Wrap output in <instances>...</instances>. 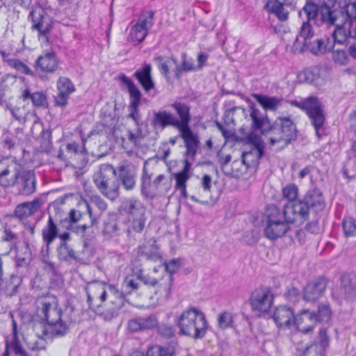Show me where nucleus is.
I'll return each instance as SVG.
<instances>
[{
  "mask_svg": "<svg viewBox=\"0 0 356 356\" xmlns=\"http://www.w3.org/2000/svg\"><path fill=\"white\" fill-rule=\"evenodd\" d=\"M42 206V201L36 198L31 202H23L15 209V216L19 219L27 218L37 212Z\"/></svg>",
  "mask_w": 356,
  "mask_h": 356,
  "instance_id": "c756f323",
  "label": "nucleus"
},
{
  "mask_svg": "<svg viewBox=\"0 0 356 356\" xmlns=\"http://www.w3.org/2000/svg\"><path fill=\"white\" fill-rule=\"evenodd\" d=\"M251 141L249 147L244 148L242 154L243 163L247 165H253L258 162L264 154V146L259 138L250 136Z\"/></svg>",
  "mask_w": 356,
  "mask_h": 356,
  "instance_id": "dca6fc26",
  "label": "nucleus"
},
{
  "mask_svg": "<svg viewBox=\"0 0 356 356\" xmlns=\"http://www.w3.org/2000/svg\"><path fill=\"white\" fill-rule=\"evenodd\" d=\"M234 324L233 315L229 312H223L218 317V326L221 330L232 327Z\"/></svg>",
  "mask_w": 356,
  "mask_h": 356,
  "instance_id": "4d7b16f0",
  "label": "nucleus"
},
{
  "mask_svg": "<svg viewBox=\"0 0 356 356\" xmlns=\"http://www.w3.org/2000/svg\"><path fill=\"white\" fill-rule=\"evenodd\" d=\"M309 209L314 211H319L323 209L325 201L323 194L318 188L309 190L302 198Z\"/></svg>",
  "mask_w": 356,
  "mask_h": 356,
  "instance_id": "7c9ffc66",
  "label": "nucleus"
},
{
  "mask_svg": "<svg viewBox=\"0 0 356 356\" xmlns=\"http://www.w3.org/2000/svg\"><path fill=\"white\" fill-rule=\"evenodd\" d=\"M117 180L126 191H132L136 184L137 171L131 164L121 165L118 168Z\"/></svg>",
  "mask_w": 356,
  "mask_h": 356,
  "instance_id": "a211bd4d",
  "label": "nucleus"
},
{
  "mask_svg": "<svg viewBox=\"0 0 356 356\" xmlns=\"http://www.w3.org/2000/svg\"><path fill=\"white\" fill-rule=\"evenodd\" d=\"M302 11L309 21H313L317 26L324 25L327 28H334L332 36L339 44L347 42V35L350 31L343 26L342 10L337 7L336 3L331 0L320 4L307 2Z\"/></svg>",
  "mask_w": 356,
  "mask_h": 356,
  "instance_id": "f257e3e1",
  "label": "nucleus"
},
{
  "mask_svg": "<svg viewBox=\"0 0 356 356\" xmlns=\"http://www.w3.org/2000/svg\"><path fill=\"white\" fill-rule=\"evenodd\" d=\"M148 31L143 28L138 23L134 25L129 33L130 40L133 42H140L147 36Z\"/></svg>",
  "mask_w": 356,
  "mask_h": 356,
  "instance_id": "603ef678",
  "label": "nucleus"
},
{
  "mask_svg": "<svg viewBox=\"0 0 356 356\" xmlns=\"http://www.w3.org/2000/svg\"><path fill=\"white\" fill-rule=\"evenodd\" d=\"M139 283L130 277H127L122 282V289L126 294H130L131 292L139 289Z\"/></svg>",
  "mask_w": 356,
  "mask_h": 356,
  "instance_id": "338daca9",
  "label": "nucleus"
},
{
  "mask_svg": "<svg viewBox=\"0 0 356 356\" xmlns=\"http://www.w3.org/2000/svg\"><path fill=\"white\" fill-rule=\"evenodd\" d=\"M158 325V320L155 316L136 317L128 321L127 327L129 331L136 332L152 329Z\"/></svg>",
  "mask_w": 356,
  "mask_h": 356,
  "instance_id": "cd10ccee",
  "label": "nucleus"
},
{
  "mask_svg": "<svg viewBox=\"0 0 356 356\" xmlns=\"http://www.w3.org/2000/svg\"><path fill=\"white\" fill-rule=\"evenodd\" d=\"M14 354L19 356H26V352L22 346L19 337L7 339L5 342V351L1 356H10Z\"/></svg>",
  "mask_w": 356,
  "mask_h": 356,
  "instance_id": "58836bf2",
  "label": "nucleus"
},
{
  "mask_svg": "<svg viewBox=\"0 0 356 356\" xmlns=\"http://www.w3.org/2000/svg\"><path fill=\"white\" fill-rule=\"evenodd\" d=\"M297 133L293 120L290 117L281 116L268 126V129L264 131V136L270 145H278L283 147L296 140Z\"/></svg>",
  "mask_w": 356,
  "mask_h": 356,
  "instance_id": "f03ea898",
  "label": "nucleus"
},
{
  "mask_svg": "<svg viewBox=\"0 0 356 356\" xmlns=\"http://www.w3.org/2000/svg\"><path fill=\"white\" fill-rule=\"evenodd\" d=\"M102 234L104 239L106 240H110L120 235V229L115 216H110L104 221Z\"/></svg>",
  "mask_w": 356,
  "mask_h": 356,
  "instance_id": "c9c22d12",
  "label": "nucleus"
},
{
  "mask_svg": "<svg viewBox=\"0 0 356 356\" xmlns=\"http://www.w3.org/2000/svg\"><path fill=\"white\" fill-rule=\"evenodd\" d=\"M320 76V68L318 67H313L307 68L299 74L300 79L304 78L307 83H313L316 81Z\"/></svg>",
  "mask_w": 356,
  "mask_h": 356,
  "instance_id": "5fc2aeb1",
  "label": "nucleus"
},
{
  "mask_svg": "<svg viewBox=\"0 0 356 356\" xmlns=\"http://www.w3.org/2000/svg\"><path fill=\"white\" fill-rule=\"evenodd\" d=\"M71 323L72 319L67 317L50 325H44L43 323H35L33 329L38 337L44 336L47 338L60 337L67 333Z\"/></svg>",
  "mask_w": 356,
  "mask_h": 356,
  "instance_id": "f8f14e48",
  "label": "nucleus"
},
{
  "mask_svg": "<svg viewBox=\"0 0 356 356\" xmlns=\"http://www.w3.org/2000/svg\"><path fill=\"white\" fill-rule=\"evenodd\" d=\"M154 12L152 10H143L136 23L149 31L154 24Z\"/></svg>",
  "mask_w": 356,
  "mask_h": 356,
  "instance_id": "09e8293b",
  "label": "nucleus"
},
{
  "mask_svg": "<svg viewBox=\"0 0 356 356\" xmlns=\"http://www.w3.org/2000/svg\"><path fill=\"white\" fill-rule=\"evenodd\" d=\"M327 282L324 277H319L309 282L303 291V299L307 302H316L325 292Z\"/></svg>",
  "mask_w": 356,
  "mask_h": 356,
  "instance_id": "4be33fe9",
  "label": "nucleus"
},
{
  "mask_svg": "<svg viewBox=\"0 0 356 356\" xmlns=\"http://www.w3.org/2000/svg\"><path fill=\"white\" fill-rule=\"evenodd\" d=\"M309 208L304 200H300L295 202H288L284 206L282 211L286 216L287 221L291 223H302L309 219Z\"/></svg>",
  "mask_w": 356,
  "mask_h": 356,
  "instance_id": "2eb2a0df",
  "label": "nucleus"
},
{
  "mask_svg": "<svg viewBox=\"0 0 356 356\" xmlns=\"http://www.w3.org/2000/svg\"><path fill=\"white\" fill-rule=\"evenodd\" d=\"M15 186L19 194L30 195L36 190V177L35 172L32 170H26L22 166V173L19 176L18 181Z\"/></svg>",
  "mask_w": 356,
  "mask_h": 356,
  "instance_id": "6ab92c4d",
  "label": "nucleus"
},
{
  "mask_svg": "<svg viewBox=\"0 0 356 356\" xmlns=\"http://www.w3.org/2000/svg\"><path fill=\"white\" fill-rule=\"evenodd\" d=\"M253 97L265 110H276L281 102V100L277 97H268L259 94H254Z\"/></svg>",
  "mask_w": 356,
  "mask_h": 356,
  "instance_id": "a18cd8bd",
  "label": "nucleus"
},
{
  "mask_svg": "<svg viewBox=\"0 0 356 356\" xmlns=\"http://www.w3.org/2000/svg\"><path fill=\"white\" fill-rule=\"evenodd\" d=\"M121 207L122 210L128 215V218L140 216L141 213H145L146 211L143 204L139 200L134 197L123 201Z\"/></svg>",
  "mask_w": 356,
  "mask_h": 356,
  "instance_id": "f704fd0d",
  "label": "nucleus"
},
{
  "mask_svg": "<svg viewBox=\"0 0 356 356\" xmlns=\"http://www.w3.org/2000/svg\"><path fill=\"white\" fill-rule=\"evenodd\" d=\"M181 265V260L180 259H172L168 262L163 264L164 269L166 271V275H172L177 273Z\"/></svg>",
  "mask_w": 356,
  "mask_h": 356,
  "instance_id": "0e129e2a",
  "label": "nucleus"
},
{
  "mask_svg": "<svg viewBox=\"0 0 356 356\" xmlns=\"http://www.w3.org/2000/svg\"><path fill=\"white\" fill-rule=\"evenodd\" d=\"M22 165L11 158L0 160V186L3 188L15 186L22 173Z\"/></svg>",
  "mask_w": 356,
  "mask_h": 356,
  "instance_id": "1a4fd4ad",
  "label": "nucleus"
},
{
  "mask_svg": "<svg viewBox=\"0 0 356 356\" xmlns=\"http://www.w3.org/2000/svg\"><path fill=\"white\" fill-rule=\"evenodd\" d=\"M290 224L291 223L287 221L284 211L277 207L272 205L267 211L264 234L270 240H276L285 235L290 228Z\"/></svg>",
  "mask_w": 356,
  "mask_h": 356,
  "instance_id": "39448f33",
  "label": "nucleus"
},
{
  "mask_svg": "<svg viewBox=\"0 0 356 356\" xmlns=\"http://www.w3.org/2000/svg\"><path fill=\"white\" fill-rule=\"evenodd\" d=\"M87 302L90 308L95 309L100 304L97 302L99 300L103 302L106 300L107 297V289L105 284L102 282H95L89 284L86 288Z\"/></svg>",
  "mask_w": 356,
  "mask_h": 356,
  "instance_id": "412c9836",
  "label": "nucleus"
},
{
  "mask_svg": "<svg viewBox=\"0 0 356 356\" xmlns=\"http://www.w3.org/2000/svg\"><path fill=\"white\" fill-rule=\"evenodd\" d=\"M81 218L82 213L81 211L76 209H71L68 214V218L63 220L61 223L66 228V226L69 225H75L74 224L77 222Z\"/></svg>",
  "mask_w": 356,
  "mask_h": 356,
  "instance_id": "69168bd1",
  "label": "nucleus"
},
{
  "mask_svg": "<svg viewBox=\"0 0 356 356\" xmlns=\"http://www.w3.org/2000/svg\"><path fill=\"white\" fill-rule=\"evenodd\" d=\"M156 64L161 72L166 79L170 78V68L173 65L177 67V59L174 57L167 58L164 56H157L154 58Z\"/></svg>",
  "mask_w": 356,
  "mask_h": 356,
  "instance_id": "79ce46f5",
  "label": "nucleus"
},
{
  "mask_svg": "<svg viewBox=\"0 0 356 356\" xmlns=\"http://www.w3.org/2000/svg\"><path fill=\"white\" fill-rule=\"evenodd\" d=\"M192 71H197L196 65L194 64V60L192 58H188L186 53L181 54V65H179L177 60V67L172 72L174 76L179 79L183 72H188Z\"/></svg>",
  "mask_w": 356,
  "mask_h": 356,
  "instance_id": "ea45409f",
  "label": "nucleus"
},
{
  "mask_svg": "<svg viewBox=\"0 0 356 356\" xmlns=\"http://www.w3.org/2000/svg\"><path fill=\"white\" fill-rule=\"evenodd\" d=\"M334 42H337L334 38L323 36L320 38L312 40L305 47V51H308L315 56H321L331 51Z\"/></svg>",
  "mask_w": 356,
  "mask_h": 356,
  "instance_id": "393cba45",
  "label": "nucleus"
},
{
  "mask_svg": "<svg viewBox=\"0 0 356 356\" xmlns=\"http://www.w3.org/2000/svg\"><path fill=\"white\" fill-rule=\"evenodd\" d=\"M317 319L318 321L327 322L332 316L330 305L327 302L321 303L318 305Z\"/></svg>",
  "mask_w": 356,
  "mask_h": 356,
  "instance_id": "bf43d9fd",
  "label": "nucleus"
},
{
  "mask_svg": "<svg viewBox=\"0 0 356 356\" xmlns=\"http://www.w3.org/2000/svg\"><path fill=\"white\" fill-rule=\"evenodd\" d=\"M17 79L22 82L25 81V78L23 76L17 77L10 74H2L0 72V90H5L6 88H8L10 85L15 83Z\"/></svg>",
  "mask_w": 356,
  "mask_h": 356,
  "instance_id": "13d9d810",
  "label": "nucleus"
},
{
  "mask_svg": "<svg viewBox=\"0 0 356 356\" xmlns=\"http://www.w3.org/2000/svg\"><path fill=\"white\" fill-rule=\"evenodd\" d=\"M146 220L145 213L129 218V229L137 233L141 232L145 227Z\"/></svg>",
  "mask_w": 356,
  "mask_h": 356,
  "instance_id": "8fccbe9b",
  "label": "nucleus"
},
{
  "mask_svg": "<svg viewBox=\"0 0 356 356\" xmlns=\"http://www.w3.org/2000/svg\"><path fill=\"white\" fill-rule=\"evenodd\" d=\"M343 26L348 28L350 34L347 35V42L350 43L355 40L354 31H356V3L346 4L344 9H342Z\"/></svg>",
  "mask_w": 356,
  "mask_h": 356,
  "instance_id": "a878e982",
  "label": "nucleus"
},
{
  "mask_svg": "<svg viewBox=\"0 0 356 356\" xmlns=\"http://www.w3.org/2000/svg\"><path fill=\"white\" fill-rule=\"evenodd\" d=\"M8 64L10 67L15 68L21 73L27 75H33V72L31 69L19 59H10L8 60Z\"/></svg>",
  "mask_w": 356,
  "mask_h": 356,
  "instance_id": "052dcab7",
  "label": "nucleus"
},
{
  "mask_svg": "<svg viewBox=\"0 0 356 356\" xmlns=\"http://www.w3.org/2000/svg\"><path fill=\"white\" fill-rule=\"evenodd\" d=\"M245 118L248 121H251V127L254 130H259L264 136L265 129H268L270 122L267 116L256 108L254 105L250 106L249 108L244 111Z\"/></svg>",
  "mask_w": 356,
  "mask_h": 356,
  "instance_id": "b1692460",
  "label": "nucleus"
},
{
  "mask_svg": "<svg viewBox=\"0 0 356 356\" xmlns=\"http://www.w3.org/2000/svg\"><path fill=\"white\" fill-rule=\"evenodd\" d=\"M136 277L137 280L142 282L145 285L149 286H154L159 282L156 279L151 277L147 274H145L143 270H138V272L136 273Z\"/></svg>",
  "mask_w": 356,
  "mask_h": 356,
  "instance_id": "774afa93",
  "label": "nucleus"
},
{
  "mask_svg": "<svg viewBox=\"0 0 356 356\" xmlns=\"http://www.w3.org/2000/svg\"><path fill=\"white\" fill-rule=\"evenodd\" d=\"M58 227L53 218L49 216L46 225L42 229V236L44 243L48 249L54 241L58 238Z\"/></svg>",
  "mask_w": 356,
  "mask_h": 356,
  "instance_id": "72a5a7b5",
  "label": "nucleus"
},
{
  "mask_svg": "<svg viewBox=\"0 0 356 356\" xmlns=\"http://www.w3.org/2000/svg\"><path fill=\"white\" fill-rule=\"evenodd\" d=\"M298 187L296 184H289L282 188V195L289 202H295L298 196Z\"/></svg>",
  "mask_w": 356,
  "mask_h": 356,
  "instance_id": "6e6d98bb",
  "label": "nucleus"
},
{
  "mask_svg": "<svg viewBox=\"0 0 356 356\" xmlns=\"http://www.w3.org/2000/svg\"><path fill=\"white\" fill-rule=\"evenodd\" d=\"M153 173L149 172L146 167V163L143 168L141 177V192L147 194L149 190L152 188L161 195L168 193L172 187V179L165 175L161 174L152 182Z\"/></svg>",
  "mask_w": 356,
  "mask_h": 356,
  "instance_id": "6e6552de",
  "label": "nucleus"
},
{
  "mask_svg": "<svg viewBox=\"0 0 356 356\" xmlns=\"http://www.w3.org/2000/svg\"><path fill=\"white\" fill-rule=\"evenodd\" d=\"M159 281V288L156 291V293L161 299H168L171 295L173 278L170 275H165Z\"/></svg>",
  "mask_w": 356,
  "mask_h": 356,
  "instance_id": "c03bdc74",
  "label": "nucleus"
},
{
  "mask_svg": "<svg viewBox=\"0 0 356 356\" xmlns=\"http://www.w3.org/2000/svg\"><path fill=\"white\" fill-rule=\"evenodd\" d=\"M190 122L191 115L183 122L178 131L186 149L185 155L194 159L200 145V139L198 135L193 133L190 127Z\"/></svg>",
  "mask_w": 356,
  "mask_h": 356,
  "instance_id": "4468645a",
  "label": "nucleus"
},
{
  "mask_svg": "<svg viewBox=\"0 0 356 356\" xmlns=\"http://www.w3.org/2000/svg\"><path fill=\"white\" fill-rule=\"evenodd\" d=\"M19 242V237L11 229L5 227L1 236L0 245L6 244V251L3 253L5 255L8 254L13 249L15 248Z\"/></svg>",
  "mask_w": 356,
  "mask_h": 356,
  "instance_id": "a19ab883",
  "label": "nucleus"
},
{
  "mask_svg": "<svg viewBox=\"0 0 356 356\" xmlns=\"http://www.w3.org/2000/svg\"><path fill=\"white\" fill-rule=\"evenodd\" d=\"M296 316L292 307L280 305L275 308L273 318L280 329H289L293 325Z\"/></svg>",
  "mask_w": 356,
  "mask_h": 356,
  "instance_id": "5701e85b",
  "label": "nucleus"
},
{
  "mask_svg": "<svg viewBox=\"0 0 356 356\" xmlns=\"http://www.w3.org/2000/svg\"><path fill=\"white\" fill-rule=\"evenodd\" d=\"M317 322V315L314 312L302 310L296 316L293 325L298 331L308 334L314 330Z\"/></svg>",
  "mask_w": 356,
  "mask_h": 356,
  "instance_id": "f3484780",
  "label": "nucleus"
},
{
  "mask_svg": "<svg viewBox=\"0 0 356 356\" xmlns=\"http://www.w3.org/2000/svg\"><path fill=\"white\" fill-rule=\"evenodd\" d=\"M318 339V343L312 345L311 348H318V354L323 356L330 344V337L327 335L326 328L322 327L319 330Z\"/></svg>",
  "mask_w": 356,
  "mask_h": 356,
  "instance_id": "de8ad7c7",
  "label": "nucleus"
},
{
  "mask_svg": "<svg viewBox=\"0 0 356 356\" xmlns=\"http://www.w3.org/2000/svg\"><path fill=\"white\" fill-rule=\"evenodd\" d=\"M298 0H275L273 3L270 11L275 14L280 21L288 19L289 12L285 7L294 9Z\"/></svg>",
  "mask_w": 356,
  "mask_h": 356,
  "instance_id": "2f4dec72",
  "label": "nucleus"
},
{
  "mask_svg": "<svg viewBox=\"0 0 356 356\" xmlns=\"http://www.w3.org/2000/svg\"><path fill=\"white\" fill-rule=\"evenodd\" d=\"M177 325L183 334L194 339L202 338L208 327L204 314L195 307L184 311Z\"/></svg>",
  "mask_w": 356,
  "mask_h": 356,
  "instance_id": "7ed1b4c3",
  "label": "nucleus"
},
{
  "mask_svg": "<svg viewBox=\"0 0 356 356\" xmlns=\"http://www.w3.org/2000/svg\"><path fill=\"white\" fill-rule=\"evenodd\" d=\"M93 226L91 223L89 225L84 224L81 226L69 225L66 226V229L80 235L84 240V248H87L88 242L95 238Z\"/></svg>",
  "mask_w": 356,
  "mask_h": 356,
  "instance_id": "e433bc0d",
  "label": "nucleus"
},
{
  "mask_svg": "<svg viewBox=\"0 0 356 356\" xmlns=\"http://www.w3.org/2000/svg\"><path fill=\"white\" fill-rule=\"evenodd\" d=\"M122 81L128 88V92L130 96L129 107L139 106L142 94L138 88L130 78L126 76L122 77Z\"/></svg>",
  "mask_w": 356,
  "mask_h": 356,
  "instance_id": "4c0bfd02",
  "label": "nucleus"
},
{
  "mask_svg": "<svg viewBox=\"0 0 356 356\" xmlns=\"http://www.w3.org/2000/svg\"><path fill=\"white\" fill-rule=\"evenodd\" d=\"M116 175L114 168L105 163L99 165L92 176L93 182L99 191L111 200H115L119 195V183Z\"/></svg>",
  "mask_w": 356,
  "mask_h": 356,
  "instance_id": "20e7f679",
  "label": "nucleus"
},
{
  "mask_svg": "<svg viewBox=\"0 0 356 356\" xmlns=\"http://www.w3.org/2000/svg\"><path fill=\"white\" fill-rule=\"evenodd\" d=\"M20 98L26 102L31 100L35 107H45L47 106V98L46 95L42 91L31 92L29 88L22 90Z\"/></svg>",
  "mask_w": 356,
  "mask_h": 356,
  "instance_id": "473e14b6",
  "label": "nucleus"
},
{
  "mask_svg": "<svg viewBox=\"0 0 356 356\" xmlns=\"http://www.w3.org/2000/svg\"><path fill=\"white\" fill-rule=\"evenodd\" d=\"M120 307V304H116L114 307L106 309L104 311H101L100 306L96 307L94 309L96 314L102 317L104 320L109 321L118 316V310Z\"/></svg>",
  "mask_w": 356,
  "mask_h": 356,
  "instance_id": "3c124183",
  "label": "nucleus"
},
{
  "mask_svg": "<svg viewBox=\"0 0 356 356\" xmlns=\"http://www.w3.org/2000/svg\"><path fill=\"white\" fill-rule=\"evenodd\" d=\"M40 147L42 151L49 152L51 149V132L49 130H42Z\"/></svg>",
  "mask_w": 356,
  "mask_h": 356,
  "instance_id": "e2e57ef3",
  "label": "nucleus"
},
{
  "mask_svg": "<svg viewBox=\"0 0 356 356\" xmlns=\"http://www.w3.org/2000/svg\"><path fill=\"white\" fill-rule=\"evenodd\" d=\"M40 305L37 312L47 321L45 325H50L63 319V318H67L66 315L62 313L61 309L58 308L56 298L54 296L42 298L40 301Z\"/></svg>",
  "mask_w": 356,
  "mask_h": 356,
  "instance_id": "9b49d317",
  "label": "nucleus"
},
{
  "mask_svg": "<svg viewBox=\"0 0 356 356\" xmlns=\"http://www.w3.org/2000/svg\"><path fill=\"white\" fill-rule=\"evenodd\" d=\"M58 67V61L54 51H47L40 55L35 62L36 70L46 73L54 72Z\"/></svg>",
  "mask_w": 356,
  "mask_h": 356,
  "instance_id": "bb28decb",
  "label": "nucleus"
},
{
  "mask_svg": "<svg viewBox=\"0 0 356 356\" xmlns=\"http://www.w3.org/2000/svg\"><path fill=\"white\" fill-rule=\"evenodd\" d=\"M57 88L58 92L70 95L75 88L71 80L67 77L61 76L57 81Z\"/></svg>",
  "mask_w": 356,
  "mask_h": 356,
  "instance_id": "864d4df0",
  "label": "nucleus"
},
{
  "mask_svg": "<svg viewBox=\"0 0 356 356\" xmlns=\"http://www.w3.org/2000/svg\"><path fill=\"white\" fill-rule=\"evenodd\" d=\"M29 19L32 22V31H36L39 38L44 37L47 40L48 35L53 28V18L45 10L38 6L31 10L29 15Z\"/></svg>",
  "mask_w": 356,
  "mask_h": 356,
  "instance_id": "9d476101",
  "label": "nucleus"
},
{
  "mask_svg": "<svg viewBox=\"0 0 356 356\" xmlns=\"http://www.w3.org/2000/svg\"><path fill=\"white\" fill-rule=\"evenodd\" d=\"M341 284L346 299L352 300L356 297V275L353 277L343 276Z\"/></svg>",
  "mask_w": 356,
  "mask_h": 356,
  "instance_id": "37998d69",
  "label": "nucleus"
},
{
  "mask_svg": "<svg viewBox=\"0 0 356 356\" xmlns=\"http://www.w3.org/2000/svg\"><path fill=\"white\" fill-rule=\"evenodd\" d=\"M145 92H149L155 87V83L152 76V66L150 64L145 63L141 69L137 70L134 74Z\"/></svg>",
  "mask_w": 356,
  "mask_h": 356,
  "instance_id": "c85d7f7f",
  "label": "nucleus"
},
{
  "mask_svg": "<svg viewBox=\"0 0 356 356\" xmlns=\"http://www.w3.org/2000/svg\"><path fill=\"white\" fill-rule=\"evenodd\" d=\"M273 300L274 295L270 287H259L251 293L248 302L252 311L257 316H261L269 312Z\"/></svg>",
  "mask_w": 356,
  "mask_h": 356,
  "instance_id": "0eeeda50",
  "label": "nucleus"
},
{
  "mask_svg": "<svg viewBox=\"0 0 356 356\" xmlns=\"http://www.w3.org/2000/svg\"><path fill=\"white\" fill-rule=\"evenodd\" d=\"M305 113L315 129L316 135L318 138H321L323 134V126L325 122V114L322 102L314 96Z\"/></svg>",
  "mask_w": 356,
  "mask_h": 356,
  "instance_id": "ddd939ff",
  "label": "nucleus"
},
{
  "mask_svg": "<svg viewBox=\"0 0 356 356\" xmlns=\"http://www.w3.org/2000/svg\"><path fill=\"white\" fill-rule=\"evenodd\" d=\"M310 22L307 18V21L302 22L293 44L295 51L298 53L305 52V47L314 37L315 32Z\"/></svg>",
  "mask_w": 356,
  "mask_h": 356,
  "instance_id": "aec40b11",
  "label": "nucleus"
},
{
  "mask_svg": "<svg viewBox=\"0 0 356 356\" xmlns=\"http://www.w3.org/2000/svg\"><path fill=\"white\" fill-rule=\"evenodd\" d=\"M343 233L346 237L356 236V223L353 218H346L343 220Z\"/></svg>",
  "mask_w": 356,
  "mask_h": 356,
  "instance_id": "680f3d73",
  "label": "nucleus"
},
{
  "mask_svg": "<svg viewBox=\"0 0 356 356\" xmlns=\"http://www.w3.org/2000/svg\"><path fill=\"white\" fill-rule=\"evenodd\" d=\"M171 106L175 110L179 119L165 110L159 111L154 113L152 121L154 127H160L163 129L171 126L178 130L182 125L183 122H185L187 117L190 115V107L184 103L175 102Z\"/></svg>",
  "mask_w": 356,
  "mask_h": 356,
  "instance_id": "423d86ee",
  "label": "nucleus"
},
{
  "mask_svg": "<svg viewBox=\"0 0 356 356\" xmlns=\"http://www.w3.org/2000/svg\"><path fill=\"white\" fill-rule=\"evenodd\" d=\"M57 254L60 260L69 261L76 260V252L66 242H60L57 248Z\"/></svg>",
  "mask_w": 356,
  "mask_h": 356,
  "instance_id": "49530a36",
  "label": "nucleus"
}]
</instances>
